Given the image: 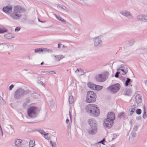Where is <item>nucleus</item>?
I'll return each mask as SVG.
<instances>
[{
    "label": "nucleus",
    "mask_w": 147,
    "mask_h": 147,
    "mask_svg": "<svg viewBox=\"0 0 147 147\" xmlns=\"http://www.w3.org/2000/svg\"><path fill=\"white\" fill-rule=\"evenodd\" d=\"M35 53H39L40 52H42V48H40L35 49L34 50Z\"/></svg>",
    "instance_id": "nucleus-30"
},
{
    "label": "nucleus",
    "mask_w": 147,
    "mask_h": 147,
    "mask_svg": "<svg viewBox=\"0 0 147 147\" xmlns=\"http://www.w3.org/2000/svg\"><path fill=\"white\" fill-rule=\"evenodd\" d=\"M39 132L42 135H43L44 136H47L49 134L47 133H46L42 130H40L39 131Z\"/></svg>",
    "instance_id": "nucleus-28"
},
{
    "label": "nucleus",
    "mask_w": 147,
    "mask_h": 147,
    "mask_svg": "<svg viewBox=\"0 0 147 147\" xmlns=\"http://www.w3.org/2000/svg\"><path fill=\"white\" fill-rule=\"evenodd\" d=\"M42 52H51L52 51L49 49H47V48H42Z\"/></svg>",
    "instance_id": "nucleus-29"
},
{
    "label": "nucleus",
    "mask_w": 147,
    "mask_h": 147,
    "mask_svg": "<svg viewBox=\"0 0 147 147\" xmlns=\"http://www.w3.org/2000/svg\"><path fill=\"white\" fill-rule=\"evenodd\" d=\"M47 73L50 74H56V72L54 71H48L46 72Z\"/></svg>",
    "instance_id": "nucleus-37"
},
{
    "label": "nucleus",
    "mask_w": 147,
    "mask_h": 147,
    "mask_svg": "<svg viewBox=\"0 0 147 147\" xmlns=\"http://www.w3.org/2000/svg\"><path fill=\"white\" fill-rule=\"evenodd\" d=\"M5 47L9 49H12L13 48V46L12 45L9 44H4Z\"/></svg>",
    "instance_id": "nucleus-24"
},
{
    "label": "nucleus",
    "mask_w": 147,
    "mask_h": 147,
    "mask_svg": "<svg viewBox=\"0 0 147 147\" xmlns=\"http://www.w3.org/2000/svg\"><path fill=\"white\" fill-rule=\"evenodd\" d=\"M96 81L99 82H102L104 81L106 79V76L105 74H102L96 75L95 77Z\"/></svg>",
    "instance_id": "nucleus-9"
},
{
    "label": "nucleus",
    "mask_w": 147,
    "mask_h": 147,
    "mask_svg": "<svg viewBox=\"0 0 147 147\" xmlns=\"http://www.w3.org/2000/svg\"><path fill=\"white\" fill-rule=\"evenodd\" d=\"M63 48H65V47H65V45H63Z\"/></svg>",
    "instance_id": "nucleus-59"
},
{
    "label": "nucleus",
    "mask_w": 147,
    "mask_h": 147,
    "mask_svg": "<svg viewBox=\"0 0 147 147\" xmlns=\"http://www.w3.org/2000/svg\"><path fill=\"white\" fill-rule=\"evenodd\" d=\"M142 100V98L140 94H137L135 97V101L137 104L141 102Z\"/></svg>",
    "instance_id": "nucleus-15"
},
{
    "label": "nucleus",
    "mask_w": 147,
    "mask_h": 147,
    "mask_svg": "<svg viewBox=\"0 0 147 147\" xmlns=\"http://www.w3.org/2000/svg\"><path fill=\"white\" fill-rule=\"evenodd\" d=\"M28 102H29L30 101V100H28Z\"/></svg>",
    "instance_id": "nucleus-61"
},
{
    "label": "nucleus",
    "mask_w": 147,
    "mask_h": 147,
    "mask_svg": "<svg viewBox=\"0 0 147 147\" xmlns=\"http://www.w3.org/2000/svg\"><path fill=\"white\" fill-rule=\"evenodd\" d=\"M54 15L55 16L56 18L59 21L61 22L64 24L66 23V21L62 18L59 16H57L56 14H54Z\"/></svg>",
    "instance_id": "nucleus-21"
},
{
    "label": "nucleus",
    "mask_w": 147,
    "mask_h": 147,
    "mask_svg": "<svg viewBox=\"0 0 147 147\" xmlns=\"http://www.w3.org/2000/svg\"><path fill=\"white\" fill-rule=\"evenodd\" d=\"M3 11L9 15L12 19L17 20L20 19L22 14L26 11V9L19 5L14 6L12 11V6L9 5L3 7Z\"/></svg>",
    "instance_id": "nucleus-1"
},
{
    "label": "nucleus",
    "mask_w": 147,
    "mask_h": 147,
    "mask_svg": "<svg viewBox=\"0 0 147 147\" xmlns=\"http://www.w3.org/2000/svg\"><path fill=\"white\" fill-rule=\"evenodd\" d=\"M0 128H1V131H2V136H3V131H2V129H1V126H0Z\"/></svg>",
    "instance_id": "nucleus-53"
},
{
    "label": "nucleus",
    "mask_w": 147,
    "mask_h": 147,
    "mask_svg": "<svg viewBox=\"0 0 147 147\" xmlns=\"http://www.w3.org/2000/svg\"><path fill=\"white\" fill-rule=\"evenodd\" d=\"M62 45V44L61 43H59L58 45V48H60V46Z\"/></svg>",
    "instance_id": "nucleus-46"
},
{
    "label": "nucleus",
    "mask_w": 147,
    "mask_h": 147,
    "mask_svg": "<svg viewBox=\"0 0 147 147\" xmlns=\"http://www.w3.org/2000/svg\"><path fill=\"white\" fill-rule=\"evenodd\" d=\"M23 140L21 139L16 140L15 141V144L17 147H20L22 146V142Z\"/></svg>",
    "instance_id": "nucleus-16"
},
{
    "label": "nucleus",
    "mask_w": 147,
    "mask_h": 147,
    "mask_svg": "<svg viewBox=\"0 0 147 147\" xmlns=\"http://www.w3.org/2000/svg\"><path fill=\"white\" fill-rule=\"evenodd\" d=\"M47 71H42V72L43 73H46V74H48V73H47L46 72Z\"/></svg>",
    "instance_id": "nucleus-52"
},
{
    "label": "nucleus",
    "mask_w": 147,
    "mask_h": 147,
    "mask_svg": "<svg viewBox=\"0 0 147 147\" xmlns=\"http://www.w3.org/2000/svg\"><path fill=\"white\" fill-rule=\"evenodd\" d=\"M118 117L120 118H123L125 117V114L124 113L122 112L118 114Z\"/></svg>",
    "instance_id": "nucleus-31"
},
{
    "label": "nucleus",
    "mask_w": 147,
    "mask_h": 147,
    "mask_svg": "<svg viewBox=\"0 0 147 147\" xmlns=\"http://www.w3.org/2000/svg\"><path fill=\"white\" fill-rule=\"evenodd\" d=\"M69 116H70V118H71V114L70 111L69 112Z\"/></svg>",
    "instance_id": "nucleus-54"
},
{
    "label": "nucleus",
    "mask_w": 147,
    "mask_h": 147,
    "mask_svg": "<svg viewBox=\"0 0 147 147\" xmlns=\"http://www.w3.org/2000/svg\"><path fill=\"white\" fill-rule=\"evenodd\" d=\"M131 135L133 137H135L136 135V131H132L131 132Z\"/></svg>",
    "instance_id": "nucleus-41"
},
{
    "label": "nucleus",
    "mask_w": 147,
    "mask_h": 147,
    "mask_svg": "<svg viewBox=\"0 0 147 147\" xmlns=\"http://www.w3.org/2000/svg\"><path fill=\"white\" fill-rule=\"evenodd\" d=\"M88 123L90 127L88 131V133L90 135H94L96 133L97 131V124L96 121L94 119H89Z\"/></svg>",
    "instance_id": "nucleus-3"
},
{
    "label": "nucleus",
    "mask_w": 147,
    "mask_h": 147,
    "mask_svg": "<svg viewBox=\"0 0 147 147\" xmlns=\"http://www.w3.org/2000/svg\"><path fill=\"white\" fill-rule=\"evenodd\" d=\"M43 64V62H42L41 63H40V65H42Z\"/></svg>",
    "instance_id": "nucleus-58"
},
{
    "label": "nucleus",
    "mask_w": 147,
    "mask_h": 147,
    "mask_svg": "<svg viewBox=\"0 0 147 147\" xmlns=\"http://www.w3.org/2000/svg\"><path fill=\"white\" fill-rule=\"evenodd\" d=\"M95 84H93L91 82H89L88 84V86L89 88L91 89L94 90Z\"/></svg>",
    "instance_id": "nucleus-22"
},
{
    "label": "nucleus",
    "mask_w": 147,
    "mask_h": 147,
    "mask_svg": "<svg viewBox=\"0 0 147 147\" xmlns=\"http://www.w3.org/2000/svg\"><path fill=\"white\" fill-rule=\"evenodd\" d=\"M5 43H1L0 42V45H4V44Z\"/></svg>",
    "instance_id": "nucleus-56"
},
{
    "label": "nucleus",
    "mask_w": 147,
    "mask_h": 147,
    "mask_svg": "<svg viewBox=\"0 0 147 147\" xmlns=\"http://www.w3.org/2000/svg\"><path fill=\"white\" fill-rule=\"evenodd\" d=\"M136 113L138 115H140L141 113V110L140 109H138L136 111Z\"/></svg>",
    "instance_id": "nucleus-38"
},
{
    "label": "nucleus",
    "mask_w": 147,
    "mask_h": 147,
    "mask_svg": "<svg viewBox=\"0 0 147 147\" xmlns=\"http://www.w3.org/2000/svg\"><path fill=\"white\" fill-rule=\"evenodd\" d=\"M102 86L95 85L94 89V90H96L97 91H98L102 90Z\"/></svg>",
    "instance_id": "nucleus-25"
},
{
    "label": "nucleus",
    "mask_w": 147,
    "mask_h": 147,
    "mask_svg": "<svg viewBox=\"0 0 147 147\" xmlns=\"http://www.w3.org/2000/svg\"><path fill=\"white\" fill-rule=\"evenodd\" d=\"M35 141L34 140H31L29 143V146L30 147H33L35 145Z\"/></svg>",
    "instance_id": "nucleus-26"
},
{
    "label": "nucleus",
    "mask_w": 147,
    "mask_h": 147,
    "mask_svg": "<svg viewBox=\"0 0 147 147\" xmlns=\"http://www.w3.org/2000/svg\"><path fill=\"white\" fill-rule=\"evenodd\" d=\"M8 30L7 29L5 28H0V33H4L7 32Z\"/></svg>",
    "instance_id": "nucleus-32"
},
{
    "label": "nucleus",
    "mask_w": 147,
    "mask_h": 147,
    "mask_svg": "<svg viewBox=\"0 0 147 147\" xmlns=\"http://www.w3.org/2000/svg\"><path fill=\"white\" fill-rule=\"evenodd\" d=\"M57 7L58 8H61L63 9V10H65L66 11H67V9L66 8V7L64 6L60 5H57Z\"/></svg>",
    "instance_id": "nucleus-33"
},
{
    "label": "nucleus",
    "mask_w": 147,
    "mask_h": 147,
    "mask_svg": "<svg viewBox=\"0 0 147 147\" xmlns=\"http://www.w3.org/2000/svg\"><path fill=\"white\" fill-rule=\"evenodd\" d=\"M120 13L122 15L127 17L131 16V14L126 10L122 11L120 12Z\"/></svg>",
    "instance_id": "nucleus-14"
},
{
    "label": "nucleus",
    "mask_w": 147,
    "mask_h": 147,
    "mask_svg": "<svg viewBox=\"0 0 147 147\" xmlns=\"http://www.w3.org/2000/svg\"><path fill=\"white\" fill-rule=\"evenodd\" d=\"M7 127L8 128H9L10 127L11 128V126L10 125H7Z\"/></svg>",
    "instance_id": "nucleus-48"
},
{
    "label": "nucleus",
    "mask_w": 147,
    "mask_h": 147,
    "mask_svg": "<svg viewBox=\"0 0 147 147\" xmlns=\"http://www.w3.org/2000/svg\"><path fill=\"white\" fill-rule=\"evenodd\" d=\"M105 142V139H104L102 140L99 142H98V143H101L103 145H105V144H104V142Z\"/></svg>",
    "instance_id": "nucleus-44"
},
{
    "label": "nucleus",
    "mask_w": 147,
    "mask_h": 147,
    "mask_svg": "<svg viewBox=\"0 0 147 147\" xmlns=\"http://www.w3.org/2000/svg\"><path fill=\"white\" fill-rule=\"evenodd\" d=\"M120 74V72L117 71V72L115 74V76L116 78H118L119 77V74Z\"/></svg>",
    "instance_id": "nucleus-42"
},
{
    "label": "nucleus",
    "mask_w": 147,
    "mask_h": 147,
    "mask_svg": "<svg viewBox=\"0 0 147 147\" xmlns=\"http://www.w3.org/2000/svg\"><path fill=\"white\" fill-rule=\"evenodd\" d=\"M38 21H39V22H40V19H39V18L38 19Z\"/></svg>",
    "instance_id": "nucleus-60"
},
{
    "label": "nucleus",
    "mask_w": 147,
    "mask_h": 147,
    "mask_svg": "<svg viewBox=\"0 0 147 147\" xmlns=\"http://www.w3.org/2000/svg\"><path fill=\"white\" fill-rule=\"evenodd\" d=\"M69 122V120L68 119H67L66 120V123H68Z\"/></svg>",
    "instance_id": "nucleus-50"
},
{
    "label": "nucleus",
    "mask_w": 147,
    "mask_h": 147,
    "mask_svg": "<svg viewBox=\"0 0 147 147\" xmlns=\"http://www.w3.org/2000/svg\"><path fill=\"white\" fill-rule=\"evenodd\" d=\"M136 108V106L135 105H133L131 107L129 110V114L130 115H131L135 110Z\"/></svg>",
    "instance_id": "nucleus-18"
},
{
    "label": "nucleus",
    "mask_w": 147,
    "mask_h": 147,
    "mask_svg": "<svg viewBox=\"0 0 147 147\" xmlns=\"http://www.w3.org/2000/svg\"><path fill=\"white\" fill-rule=\"evenodd\" d=\"M144 83L147 86V80H146L145 81Z\"/></svg>",
    "instance_id": "nucleus-49"
},
{
    "label": "nucleus",
    "mask_w": 147,
    "mask_h": 147,
    "mask_svg": "<svg viewBox=\"0 0 147 147\" xmlns=\"http://www.w3.org/2000/svg\"><path fill=\"white\" fill-rule=\"evenodd\" d=\"M5 37L8 39H11L14 38L13 35L10 33H8L4 35Z\"/></svg>",
    "instance_id": "nucleus-20"
},
{
    "label": "nucleus",
    "mask_w": 147,
    "mask_h": 147,
    "mask_svg": "<svg viewBox=\"0 0 147 147\" xmlns=\"http://www.w3.org/2000/svg\"><path fill=\"white\" fill-rule=\"evenodd\" d=\"M30 92L28 90H24L22 88L18 89L15 92V98L17 99H19L23 96L28 94Z\"/></svg>",
    "instance_id": "nucleus-4"
},
{
    "label": "nucleus",
    "mask_w": 147,
    "mask_h": 147,
    "mask_svg": "<svg viewBox=\"0 0 147 147\" xmlns=\"http://www.w3.org/2000/svg\"><path fill=\"white\" fill-rule=\"evenodd\" d=\"M50 144L52 147H56V145L55 143H53L51 141H50Z\"/></svg>",
    "instance_id": "nucleus-40"
},
{
    "label": "nucleus",
    "mask_w": 147,
    "mask_h": 147,
    "mask_svg": "<svg viewBox=\"0 0 147 147\" xmlns=\"http://www.w3.org/2000/svg\"><path fill=\"white\" fill-rule=\"evenodd\" d=\"M94 47L95 48H98L101 46L102 44V38L100 36H98L93 38Z\"/></svg>",
    "instance_id": "nucleus-7"
},
{
    "label": "nucleus",
    "mask_w": 147,
    "mask_h": 147,
    "mask_svg": "<svg viewBox=\"0 0 147 147\" xmlns=\"http://www.w3.org/2000/svg\"><path fill=\"white\" fill-rule=\"evenodd\" d=\"M54 56L55 57V60L57 61H60L61 59H62L64 58L63 56L61 55H54Z\"/></svg>",
    "instance_id": "nucleus-19"
},
{
    "label": "nucleus",
    "mask_w": 147,
    "mask_h": 147,
    "mask_svg": "<svg viewBox=\"0 0 147 147\" xmlns=\"http://www.w3.org/2000/svg\"><path fill=\"white\" fill-rule=\"evenodd\" d=\"M134 43V41L133 40H131L129 41V43L130 45H132Z\"/></svg>",
    "instance_id": "nucleus-43"
},
{
    "label": "nucleus",
    "mask_w": 147,
    "mask_h": 147,
    "mask_svg": "<svg viewBox=\"0 0 147 147\" xmlns=\"http://www.w3.org/2000/svg\"><path fill=\"white\" fill-rule=\"evenodd\" d=\"M0 103L2 105H4L5 103V101L1 97H0Z\"/></svg>",
    "instance_id": "nucleus-34"
},
{
    "label": "nucleus",
    "mask_w": 147,
    "mask_h": 147,
    "mask_svg": "<svg viewBox=\"0 0 147 147\" xmlns=\"http://www.w3.org/2000/svg\"><path fill=\"white\" fill-rule=\"evenodd\" d=\"M45 22V21H40V22H41V23H44Z\"/></svg>",
    "instance_id": "nucleus-57"
},
{
    "label": "nucleus",
    "mask_w": 147,
    "mask_h": 147,
    "mask_svg": "<svg viewBox=\"0 0 147 147\" xmlns=\"http://www.w3.org/2000/svg\"><path fill=\"white\" fill-rule=\"evenodd\" d=\"M128 68L125 65L123 66L121 65L120 67H118L117 69V71H122V74L123 75H125L127 74L128 72Z\"/></svg>",
    "instance_id": "nucleus-11"
},
{
    "label": "nucleus",
    "mask_w": 147,
    "mask_h": 147,
    "mask_svg": "<svg viewBox=\"0 0 147 147\" xmlns=\"http://www.w3.org/2000/svg\"><path fill=\"white\" fill-rule=\"evenodd\" d=\"M121 87L120 84L117 83L111 85L107 88V90L111 93L115 94L117 93Z\"/></svg>",
    "instance_id": "nucleus-8"
},
{
    "label": "nucleus",
    "mask_w": 147,
    "mask_h": 147,
    "mask_svg": "<svg viewBox=\"0 0 147 147\" xmlns=\"http://www.w3.org/2000/svg\"><path fill=\"white\" fill-rule=\"evenodd\" d=\"M143 117L144 119L147 118V114L146 113L145 106L144 105L143 106Z\"/></svg>",
    "instance_id": "nucleus-23"
},
{
    "label": "nucleus",
    "mask_w": 147,
    "mask_h": 147,
    "mask_svg": "<svg viewBox=\"0 0 147 147\" xmlns=\"http://www.w3.org/2000/svg\"><path fill=\"white\" fill-rule=\"evenodd\" d=\"M86 110L88 113L94 117L98 116L100 114V111L97 105L94 104L87 105L86 107Z\"/></svg>",
    "instance_id": "nucleus-2"
},
{
    "label": "nucleus",
    "mask_w": 147,
    "mask_h": 147,
    "mask_svg": "<svg viewBox=\"0 0 147 147\" xmlns=\"http://www.w3.org/2000/svg\"><path fill=\"white\" fill-rule=\"evenodd\" d=\"M138 127L139 126L138 125H135L132 131H136L138 130Z\"/></svg>",
    "instance_id": "nucleus-36"
},
{
    "label": "nucleus",
    "mask_w": 147,
    "mask_h": 147,
    "mask_svg": "<svg viewBox=\"0 0 147 147\" xmlns=\"http://www.w3.org/2000/svg\"><path fill=\"white\" fill-rule=\"evenodd\" d=\"M113 123V121L107 119H105L104 121L105 126L108 128H110L112 126Z\"/></svg>",
    "instance_id": "nucleus-12"
},
{
    "label": "nucleus",
    "mask_w": 147,
    "mask_h": 147,
    "mask_svg": "<svg viewBox=\"0 0 147 147\" xmlns=\"http://www.w3.org/2000/svg\"><path fill=\"white\" fill-rule=\"evenodd\" d=\"M14 87V85L13 84L11 85L9 87V90H11Z\"/></svg>",
    "instance_id": "nucleus-45"
},
{
    "label": "nucleus",
    "mask_w": 147,
    "mask_h": 147,
    "mask_svg": "<svg viewBox=\"0 0 147 147\" xmlns=\"http://www.w3.org/2000/svg\"><path fill=\"white\" fill-rule=\"evenodd\" d=\"M75 72L79 76L83 75L84 73L83 70L80 68L77 69Z\"/></svg>",
    "instance_id": "nucleus-17"
},
{
    "label": "nucleus",
    "mask_w": 147,
    "mask_h": 147,
    "mask_svg": "<svg viewBox=\"0 0 147 147\" xmlns=\"http://www.w3.org/2000/svg\"><path fill=\"white\" fill-rule=\"evenodd\" d=\"M69 100L70 104H72L73 102L74 99L73 96H69Z\"/></svg>",
    "instance_id": "nucleus-27"
},
{
    "label": "nucleus",
    "mask_w": 147,
    "mask_h": 147,
    "mask_svg": "<svg viewBox=\"0 0 147 147\" xmlns=\"http://www.w3.org/2000/svg\"><path fill=\"white\" fill-rule=\"evenodd\" d=\"M115 145H112L111 147H115Z\"/></svg>",
    "instance_id": "nucleus-55"
},
{
    "label": "nucleus",
    "mask_w": 147,
    "mask_h": 147,
    "mask_svg": "<svg viewBox=\"0 0 147 147\" xmlns=\"http://www.w3.org/2000/svg\"><path fill=\"white\" fill-rule=\"evenodd\" d=\"M131 80L129 78H127V80L125 81V85L126 86L129 85V83L130 82Z\"/></svg>",
    "instance_id": "nucleus-35"
},
{
    "label": "nucleus",
    "mask_w": 147,
    "mask_h": 147,
    "mask_svg": "<svg viewBox=\"0 0 147 147\" xmlns=\"http://www.w3.org/2000/svg\"><path fill=\"white\" fill-rule=\"evenodd\" d=\"M37 109L34 107H31L28 108L27 113L28 116L32 118H34L36 117Z\"/></svg>",
    "instance_id": "nucleus-6"
},
{
    "label": "nucleus",
    "mask_w": 147,
    "mask_h": 147,
    "mask_svg": "<svg viewBox=\"0 0 147 147\" xmlns=\"http://www.w3.org/2000/svg\"><path fill=\"white\" fill-rule=\"evenodd\" d=\"M115 119V114L112 112L109 113L107 116V119L113 121Z\"/></svg>",
    "instance_id": "nucleus-13"
},
{
    "label": "nucleus",
    "mask_w": 147,
    "mask_h": 147,
    "mask_svg": "<svg viewBox=\"0 0 147 147\" xmlns=\"http://www.w3.org/2000/svg\"><path fill=\"white\" fill-rule=\"evenodd\" d=\"M96 94L93 91H88L87 94L85 101L88 103H92L96 101Z\"/></svg>",
    "instance_id": "nucleus-5"
},
{
    "label": "nucleus",
    "mask_w": 147,
    "mask_h": 147,
    "mask_svg": "<svg viewBox=\"0 0 147 147\" xmlns=\"http://www.w3.org/2000/svg\"><path fill=\"white\" fill-rule=\"evenodd\" d=\"M20 29L21 28L20 27H17L16 28L15 30V32H17L20 31Z\"/></svg>",
    "instance_id": "nucleus-39"
},
{
    "label": "nucleus",
    "mask_w": 147,
    "mask_h": 147,
    "mask_svg": "<svg viewBox=\"0 0 147 147\" xmlns=\"http://www.w3.org/2000/svg\"><path fill=\"white\" fill-rule=\"evenodd\" d=\"M137 20L144 22H147V15L145 14H140L136 17Z\"/></svg>",
    "instance_id": "nucleus-10"
},
{
    "label": "nucleus",
    "mask_w": 147,
    "mask_h": 147,
    "mask_svg": "<svg viewBox=\"0 0 147 147\" xmlns=\"http://www.w3.org/2000/svg\"><path fill=\"white\" fill-rule=\"evenodd\" d=\"M40 84H42V86H43L44 85H45L41 81H40Z\"/></svg>",
    "instance_id": "nucleus-51"
},
{
    "label": "nucleus",
    "mask_w": 147,
    "mask_h": 147,
    "mask_svg": "<svg viewBox=\"0 0 147 147\" xmlns=\"http://www.w3.org/2000/svg\"><path fill=\"white\" fill-rule=\"evenodd\" d=\"M113 137H114V138H112L113 140V139H114L116 138V137H117V135L115 134H113Z\"/></svg>",
    "instance_id": "nucleus-47"
}]
</instances>
